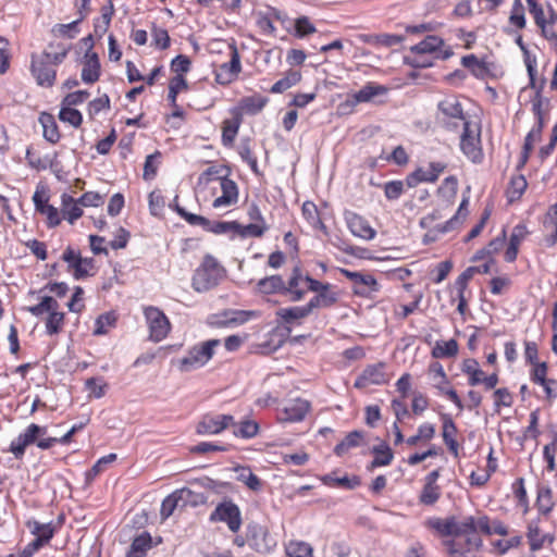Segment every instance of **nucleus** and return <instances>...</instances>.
I'll return each mask as SVG.
<instances>
[{"label": "nucleus", "mask_w": 557, "mask_h": 557, "mask_svg": "<svg viewBox=\"0 0 557 557\" xmlns=\"http://www.w3.org/2000/svg\"><path fill=\"white\" fill-rule=\"evenodd\" d=\"M182 506L181 498L177 496V490L174 491L172 494L166 496L162 504L160 509V515L163 520L168 519L176 509V507Z\"/></svg>", "instance_id": "54"}, {"label": "nucleus", "mask_w": 557, "mask_h": 557, "mask_svg": "<svg viewBox=\"0 0 557 557\" xmlns=\"http://www.w3.org/2000/svg\"><path fill=\"white\" fill-rule=\"evenodd\" d=\"M175 210L180 214V216H182L188 224L193 226H200L203 230L210 226V220L202 215L189 213L178 205H175Z\"/></svg>", "instance_id": "52"}, {"label": "nucleus", "mask_w": 557, "mask_h": 557, "mask_svg": "<svg viewBox=\"0 0 557 557\" xmlns=\"http://www.w3.org/2000/svg\"><path fill=\"white\" fill-rule=\"evenodd\" d=\"M78 200L75 201L71 196L62 195V213L65 220L73 224L77 219L83 215Z\"/></svg>", "instance_id": "32"}, {"label": "nucleus", "mask_w": 557, "mask_h": 557, "mask_svg": "<svg viewBox=\"0 0 557 557\" xmlns=\"http://www.w3.org/2000/svg\"><path fill=\"white\" fill-rule=\"evenodd\" d=\"M462 372L466 373L468 377V384L470 386H476L481 384L483 380L484 372L479 368V363L474 359H467L462 366Z\"/></svg>", "instance_id": "41"}, {"label": "nucleus", "mask_w": 557, "mask_h": 557, "mask_svg": "<svg viewBox=\"0 0 557 557\" xmlns=\"http://www.w3.org/2000/svg\"><path fill=\"white\" fill-rule=\"evenodd\" d=\"M59 309L58 301L51 296L42 297L41 301L35 306L28 307L27 311L30 312L35 317H40L44 313H49L50 311Z\"/></svg>", "instance_id": "48"}, {"label": "nucleus", "mask_w": 557, "mask_h": 557, "mask_svg": "<svg viewBox=\"0 0 557 557\" xmlns=\"http://www.w3.org/2000/svg\"><path fill=\"white\" fill-rule=\"evenodd\" d=\"M151 36H152V44L157 48H159L161 50H165L170 47L171 39H170L169 33L166 29L160 28V27H153Z\"/></svg>", "instance_id": "63"}, {"label": "nucleus", "mask_w": 557, "mask_h": 557, "mask_svg": "<svg viewBox=\"0 0 557 557\" xmlns=\"http://www.w3.org/2000/svg\"><path fill=\"white\" fill-rule=\"evenodd\" d=\"M242 70L240 57L236 46H231V60L223 63L215 72V81L221 85H226L233 82Z\"/></svg>", "instance_id": "15"}, {"label": "nucleus", "mask_w": 557, "mask_h": 557, "mask_svg": "<svg viewBox=\"0 0 557 557\" xmlns=\"http://www.w3.org/2000/svg\"><path fill=\"white\" fill-rule=\"evenodd\" d=\"M446 169L444 162H431L426 168H418L406 178L408 187H416L420 183H433Z\"/></svg>", "instance_id": "14"}, {"label": "nucleus", "mask_w": 557, "mask_h": 557, "mask_svg": "<svg viewBox=\"0 0 557 557\" xmlns=\"http://www.w3.org/2000/svg\"><path fill=\"white\" fill-rule=\"evenodd\" d=\"M236 471L238 473L237 480L243 482L248 488L256 492L261 490V480L249 468L240 467Z\"/></svg>", "instance_id": "45"}, {"label": "nucleus", "mask_w": 557, "mask_h": 557, "mask_svg": "<svg viewBox=\"0 0 557 557\" xmlns=\"http://www.w3.org/2000/svg\"><path fill=\"white\" fill-rule=\"evenodd\" d=\"M536 506H537L539 511L542 515H548L552 511V509L554 507V502H553L552 490L549 487L539 488L537 497H536Z\"/></svg>", "instance_id": "47"}, {"label": "nucleus", "mask_w": 557, "mask_h": 557, "mask_svg": "<svg viewBox=\"0 0 557 557\" xmlns=\"http://www.w3.org/2000/svg\"><path fill=\"white\" fill-rule=\"evenodd\" d=\"M187 82L183 75H175L171 78L169 84L168 99L173 107H176V97L178 92L187 89Z\"/></svg>", "instance_id": "50"}, {"label": "nucleus", "mask_w": 557, "mask_h": 557, "mask_svg": "<svg viewBox=\"0 0 557 557\" xmlns=\"http://www.w3.org/2000/svg\"><path fill=\"white\" fill-rule=\"evenodd\" d=\"M361 440H362V433L360 431H352V432L348 433L345 436V438L335 446L334 453L337 456H343L349 449L358 447L360 445Z\"/></svg>", "instance_id": "42"}, {"label": "nucleus", "mask_w": 557, "mask_h": 557, "mask_svg": "<svg viewBox=\"0 0 557 557\" xmlns=\"http://www.w3.org/2000/svg\"><path fill=\"white\" fill-rule=\"evenodd\" d=\"M458 352V343L455 339L437 341L432 349V357L436 359L450 358Z\"/></svg>", "instance_id": "35"}, {"label": "nucleus", "mask_w": 557, "mask_h": 557, "mask_svg": "<svg viewBox=\"0 0 557 557\" xmlns=\"http://www.w3.org/2000/svg\"><path fill=\"white\" fill-rule=\"evenodd\" d=\"M310 409V403L306 399L296 398L289 400L278 412L277 420L281 423L300 422L305 419Z\"/></svg>", "instance_id": "13"}, {"label": "nucleus", "mask_w": 557, "mask_h": 557, "mask_svg": "<svg viewBox=\"0 0 557 557\" xmlns=\"http://www.w3.org/2000/svg\"><path fill=\"white\" fill-rule=\"evenodd\" d=\"M528 187L527 180L523 175L512 176L507 189L509 201L519 199Z\"/></svg>", "instance_id": "44"}, {"label": "nucleus", "mask_w": 557, "mask_h": 557, "mask_svg": "<svg viewBox=\"0 0 557 557\" xmlns=\"http://www.w3.org/2000/svg\"><path fill=\"white\" fill-rule=\"evenodd\" d=\"M478 531L490 532L486 515L466 516L461 520H457L454 517V536H474L473 534Z\"/></svg>", "instance_id": "10"}, {"label": "nucleus", "mask_w": 557, "mask_h": 557, "mask_svg": "<svg viewBox=\"0 0 557 557\" xmlns=\"http://www.w3.org/2000/svg\"><path fill=\"white\" fill-rule=\"evenodd\" d=\"M235 429L233 431V434L236 437L242 438H252L255 437L259 432V424L257 421L251 419H245L240 421L239 423L235 422V425H233Z\"/></svg>", "instance_id": "39"}, {"label": "nucleus", "mask_w": 557, "mask_h": 557, "mask_svg": "<svg viewBox=\"0 0 557 557\" xmlns=\"http://www.w3.org/2000/svg\"><path fill=\"white\" fill-rule=\"evenodd\" d=\"M64 322V313L60 312L58 309H54L49 312V315L46 320V330L49 335L58 334Z\"/></svg>", "instance_id": "53"}, {"label": "nucleus", "mask_w": 557, "mask_h": 557, "mask_svg": "<svg viewBox=\"0 0 557 557\" xmlns=\"http://www.w3.org/2000/svg\"><path fill=\"white\" fill-rule=\"evenodd\" d=\"M372 453L374 454V459L370 465V469L388 466L394 458L392 449L386 444L374 446Z\"/></svg>", "instance_id": "40"}, {"label": "nucleus", "mask_w": 557, "mask_h": 557, "mask_svg": "<svg viewBox=\"0 0 557 557\" xmlns=\"http://www.w3.org/2000/svg\"><path fill=\"white\" fill-rule=\"evenodd\" d=\"M444 45V40L435 35L426 36L422 41L412 46L410 51L416 54L411 61L414 67H428L432 65L431 61L423 60L424 54L436 52Z\"/></svg>", "instance_id": "9"}, {"label": "nucleus", "mask_w": 557, "mask_h": 557, "mask_svg": "<svg viewBox=\"0 0 557 557\" xmlns=\"http://www.w3.org/2000/svg\"><path fill=\"white\" fill-rule=\"evenodd\" d=\"M461 64L480 79H484L490 73L488 63L485 60L478 59L474 54L462 57Z\"/></svg>", "instance_id": "28"}, {"label": "nucleus", "mask_w": 557, "mask_h": 557, "mask_svg": "<svg viewBox=\"0 0 557 557\" xmlns=\"http://www.w3.org/2000/svg\"><path fill=\"white\" fill-rule=\"evenodd\" d=\"M209 520L211 522H225L232 532H237L242 525L240 510L233 502H223L211 512Z\"/></svg>", "instance_id": "6"}, {"label": "nucleus", "mask_w": 557, "mask_h": 557, "mask_svg": "<svg viewBox=\"0 0 557 557\" xmlns=\"http://www.w3.org/2000/svg\"><path fill=\"white\" fill-rule=\"evenodd\" d=\"M302 283H306L305 275L299 267H295L287 283L284 282V296L293 302L304 299L306 290L301 287Z\"/></svg>", "instance_id": "21"}, {"label": "nucleus", "mask_w": 557, "mask_h": 557, "mask_svg": "<svg viewBox=\"0 0 557 557\" xmlns=\"http://www.w3.org/2000/svg\"><path fill=\"white\" fill-rule=\"evenodd\" d=\"M67 54L66 49L61 51L45 50L32 55L30 71L38 85L51 87L57 76V66L62 63Z\"/></svg>", "instance_id": "1"}, {"label": "nucleus", "mask_w": 557, "mask_h": 557, "mask_svg": "<svg viewBox=\"0 0 557 557\" xmlns=\"http://www.w3.org/2000/svg\"><path fill=\"white\" fill-rule=\"evenodd\" d=\"M460 138V149L463 154L473 163H480L483 159V152L480 146V133L471 129L470 125L462 128Z\"/></svg>", "instance_id": "12"}, {"label": "nucleus", "mask_w": 557, "mask_h": 557, "mask_svg": "<svg viewBox=\"0 0 557 557\" xmlns=\"http://www.w3.org/2000/svg\"><path fill=\"white\" fill-rule=\"evenodd\" d=\"M39 123L42 126L44 138L51 144L58 143L60 133L54 116L50 113L42 112L39 116Z\"/></svg>", "instance_id": "30"}, {"label": "nucleus", "mask_w": 557, "mask_h": 557, "mask_svg": "<svg viewBox=\"0 0 557 557\" xmlns=\"http://www.w3.org/2000/svg\"><path fill=\"white\" fill-rule=\"evenodd\" d=\"M341 273L354 283V292L359 296H364L370 292H376L379 284L371 274L354 272L347 269H339Z\"/></svg>", "instance_id": "16"}, {"label": "nucleus", "mask_w": 557, "mask_h": 557, "mask_svg": "<svg viewBox=\"0 0 557 557\" xmlns=\"http://www.w3.org/2000/svg\"><path fill=\"white\" fill-rule=\"evenodd\" d=\"M444 545L450 557H478L483 542L479 536H467L463 542L456 540H446Z\"/></svg>", "instance_id": "8"}, {"label": "nucleus", "mask_w": 557, "mask_h": 557, "mask_svg": "<svg viewBox=\"0 0 557 557\" xmlns=\"http://www.w3.org/2000/svg\"><path fill=\"white\" fill-rule=\"evenodd\" d=\"M440 496L441 488L438 485L424 484L419 499L421 504L431 506L438 500Z\"/></svg>", "instance_id": "58"}, {"label": "nucleus", "mask_w": 557, "mask_h": 557, "mask_svg": "<svg viewBox=\"0 0 557 557\" xmlns=\"http://www.w3.org/2000/svg\"><path fill=\"white\" fill-rule=\"evenodd\" d=\"M86 17V13L81 11V16L69 23V24H58L55 26V30L59 33V35L74 38L78 34V24Z\"/></svg>", "instance_id": "60"}, {"label": "nucleus", "mask_w": 557, "mask_h": 557, "mask_svg": "<svg viewBox=\"0 0 557 557\" xmlns=\"http://www.w3.org/2000/svg\"><path fill=\"white\" fill-rule=\"evenodd\" d=\"M86 389L95 398H101L106 393L107 384L101 379L89 377L85 382Z\"/></svg>", "instance_id": "64"}, {"label": "nucleus", "mask_w": 557, "mask_h": 557, "mask_svg": "<svg viewBox=\"0 0 557 557\" xmlns=\"http://www.w3.org/2000/svg\"><path fill=\"white\" fill-rule=\"evenodd\" d=\"M28 529L36 536V540H40L39 542L44 545L47 544L53 536L54 530L51 523H40L36 520H32L27 522Z\"/></svg>", "instance_id": "37"}, {"label": "nucleus", "mask_w": 557, "mask_h": 557, "mask_svg": "<svg viewBox=\"0 0 557 557\" xmlns=\"http://www.w3.org/2000/svg\"><path fill=\"white\" fill-rule=\"evenodd\" d=\"M145 317L149 327V338L154 343L164 339L171 329L166 315L156 307H148L145 309Z\"/></svg>", "instance_id": "5"}, {"label": "nucleus", "mask_w": 557, "mask_h": 557, "mask_svg": "<svg viewBox=\"0 0 557 557\" xmlns=\"http://www.w3.org/2000/svg\"><path fill=\"white\" fill-rule=\"evenodd\" d=\"M312 313L311 307L307 302L305 306H296L289 308H281L277 310L276 314L281 318L285 323H293L298 320H302Z\"/></svg>", "instance_id": "29"}, {"label": "nucleus", "mask_w": 557, "mask_h": 557, "mask_svg": "<svg viewBox=\"0 0 557 557\" xmlns=\"http://www.w3.org/2000/svg\"><path fill=\"white\" fill-rule=\"evenodd\" d=\"M429 527L436 530L441 535L454 536V517L448 519L434 518L429 520Z\"/></svg>", "instance_id": "56"}, {"label": "nucleus", "mask_w": 557, "mask_h": 557, "mask_svg": "<svg viewBox=\"0 0 557 557\" xmlns=\"http://www.w3.org/2000/svg\"><path fill=\"white\" fill-rule=\"evenodd\" d=\"M59 119L62 122L69 123L74 127L81 126L83 122L82 113L78 110L65 107L63 104L59 112Z\"/></svg>", "instance_id": "57"}, {"label": "nucleus", "mask_w": 557, "mask_h": 557, "mask_svg": "<svg viewBox=\"0 0 557 557\" xmlns=\"http://www.w3.org/2000/svg\"><path fill=\"white\" fill-rule=\"evenodd\" d=\"M301 79L299 71H288L285 76L278 79L270 89L272 94H282L298 84Z\"/></svg>", "instance_id": "38"}, {"label": "nucleus", "mask_w": 557, "mask_h": 557, "mask_svg": "<svg viewBox=\"0 0 557 557\" xmlns=\"http://www.w3.org/2000/svg\"><path fill=\"white\" fill-rule=\"evenodd\" d=\"M527 537L530 543V549L537 552L542 549L545 543L552 544L555 537L549 533H542L540 530V520H531L528 524Z\"/></svg>", "instance_id": "23"}, {"label": "nucleus", "mask_w": 557, "mask_h": 557, "mask_svg": "<svg viewBox=\"0 0 557 557\" xmlns=\"http://www.w3.org/2000/svg\"><path fill=\"white\" fill-rule=\"evenodd\" d=\"M345 220L349 231L354 236L360 237L366 240H371L375 237V230L369 224L368 220L355 212H346Z\"/></svg>", "instance_id": "18"}, {"label": "nucleus", "mask_w": 557, "mask_h": 557, "mask_svg": "<svg viewBox=\"0 0 557 557\" xmlns=\"http://www.w3.org/2000/svg\"><path fill=\"white\" fill-rule=\"evenodd\" d=\"M288 557H312L313 549L310 544L301 541H290L286 547Z\"/></svg>", "instance_id": "49"}, {"label": "nucleus", "mask_w": 557, "mask_h": 557, "mask_svg": "<svg viewBox=\"0 0 557 557\" xmlns=\"http://www.w3.org/2000/svg\"><path fill=\"white\" fill-rule=\"evenodd\" d=\"M231 425H235V419L231 414H205L197 423L196 433L199 435H216Z\"/></svg>", "instance_id": "7"}, {"label": "nucleus", "mask_w": 557, "mask_h": 557, "mask_svg": "<svg viewBox=\"0 0 557 557\" xmlns=\"http://www.w3.org/2000/svg\"><path fill=\"white\" fill-rule=\"evenodd\" d=\"M242 123L240 114L234 111V117L225 120L222 125V141L225 146H230L235 140Z\"/></svg>", "instance_id": "31"}, {"label": "nucleus", "mask_w": 557, "mask_h": 557, "mask_svg": "<svg viewBox=\"0 0 557 557\" xmlns=\"http://www.w3.org/2000/svg\"><path fill=\"white\" fill-rule=\"evenodd\" d=\"M257 290L263 295H284V280L281 275L263 277L257 283Z\"/></svg>", "instance_id": "27"}, {"label": "nucleus", "mask_w": 557, "mask_h": 557, "mask_svg": "<svg viewBox=\"0 0 557 557\" xmlns=\"http://www.w3.org/2000/svg\"><path fill=\"white\" fill-rule=\"evenodd\" d=\"M529 11L533 15L535 24L541 28V33H546V20L544 10L535 0L527 2Z\"/></svg>", "instance_id": "62"}, {"label": "nucleus", "mask_w": 557, "mask_h": 557, "mask_svg": "<svg viewBox=\"0 0 557 557\" xmlns=\"http://www.w3.org/2000/svg\"><path fill=\"white\" fill-rule=\"evenodd\" d=\"M387 92V88L383 85L368 83L360 90L348 95L347 104L355 107L359 103L371 102L376 97L383 96Z\"/></svg>", "instance_id": "20"}, {"label": "nucleus", "mask_w": 557, "mask_h": 557, "mask_svg": "<svg viewBox=\"0 0 557 557\" xmlns=\"http://www.w3.org/2000/svg\"><path fill=\"white\" fill-rule=\"evenodd\" d=\"M338 300V294L332 289L331 284L325 286L308 304L312 311L320 308H330Z\"/></svg>", "instance_id": "26"}, {"label": "nucleus", "mask_w": 557, "mask_h": 557, "mask_svg": "<svg viewBox=\"0 0 557 557\" xmlns=\"http://www.w3.org/2000/svg\"><path fill=\"white\" fill-rule=\"evenodd\" d=\"M443 420V441L445 444L451 443L456 441L457 435V426L453 421L451 417L447 413H443L441 416Z\"/></svg>", "instance_id": "59"}, {"label": "nucleus", "mask_w": 557, "mask_h": 557, "mask_svg": "<svg viewBox=\"0 0 557 557\" xmlns=\"http://www.w3.org/2000/svg\"><path fill=\"white\" fill-rule=\"evenodd\" d=\"M219 345V339H209L193 346L187 355L178 360L180 371L189 372L202 368L213 357L214 348Z\"/></svg>", "instance_id": "4"}, {"label": "nucleus", "mask_w": 557, "mask_h": 557, "mask_svg": "<svg viewBox=\"0 0 557 557\" xmlns=\"http://www.w3.org/2000/svg\"><path fill=\"white\" fill-rule=\"evenodd\" d=\"M267 230L268 225L265 222L249 223L247 225L238 223V227L235 228V233L242 237H261Z\"/></svg>", "instance_id": "46"}, {"label": "nucleus", "mask_w": 557, "mask_h": 557, "mask_svg": "<svg viewBox=\"0 0 557 557\" xmlns=\"http://www.w3.org/2000/svg\"><path fill=\"white\" fill-rule=\"evenodd\" d=\"M49 197L45 190L38 188L33 195V201L37 212L47 216V224L50 227H54L60 224L61 220L59 216L58 209L48 203Z\"/></svg>", "instance_id": "19"}, {"label": "nucleus", "mask_w": 557, "mask_h": 557, "mask_svg": "<svg viewBox=\"0 0 557 557\" xmlns=\"http://www.w3.org/2000/svg\"><path fill=\"white\" fill-rule=\"evenodd\" d=\"M302 214L305 219L315 228L325 230V225L322 223L317 206L313 202L306 201L302 205Z\"/></svg>", "instance_id": "51"}, {"label": "nucleus", "mask_w": 557, "mask_h": 557, "mask_svg": "<svg viewBox=\"0 0 557 557\" xmlns=\"http://www.w3.org/2000/svg\"><path fill=\"white\" fill-rule=\"evenodd\" d=\"M389 381L385 371V363L379 362L368 366L355 381L356 388H367L371 385H382Z\"/></svg>", "instance_id": "11"}, {"label": "nucleus", "mask_w": 557, "mask_h": 557, "mask_svg": "<svg viewBox=\"0 0 557 557\" xmlns=\"http://www.w3.org/2000/svg\"><path fill=\"white\" fill-rule=\"evenodd\" d=\"M249 545L258 553H269L275 546V542L263 527L255 525L250 530Z\"/></svg>", "instance_id": "24"}, {"label": "nucleus", "mask_w": 557, "mask_h": 557, "mask_svg": "<svg viewBox=\"0 0 557 557\" xmlns=\"http://www.w3.org/2000/svg\"><path fill=\"white\" fill-rule=\"evenodd\" d=\"M100 62L96 52L88 50L84 57L82 79L84 83L92 84L99 79Z\"/></svg>", "instance_id": "25"}, {"label": "nucleus", "mask_w": 557, "mask_h": 557, "mask_svg": "<svg viewBox=\"0 0 557 557\" xmlns=\"http://www.w3.org/2000/svg\"><path fill=\"white\" fill-rule=\"evenodd\" d=\"M220 187L222 195L213 200L212 206L214 208L228 207L237 202L238 200V187L237 184L227 177L220 180Z\"/></svg>", "instance_id": "22"}, {"label": "nucleus", "mask_w": 557, "mask_h": 557, "mask_svg": "<svg viewBox=\"0 0 557 557\" xmlns=\"http://www.w3.org/2000/svg\"><path fill=\"white\" fill-rule=\"evenodd\" d=\"M267 102L268 99L262 96H250L242 99L239 108L246 114L256 115L262 111Z\"/></svg>", "instance_id": "36"}, {"label": "nucleus", "mask_w": 557, "mask_h": 557, "mask_svg": "<svg viewBox=\"0 0 557 557\" xmlns=\"http://www.w3.org/2000/svg\"><path fill=\"white\" fill-rule=\"evenodd\" d=\"M224 274L225 271L218 260L211 255H206L194 272L191 287L197 293H207L219 285Z\"/></svg>", "instance_id": "2"}, {"label": "nucleus", "mask_w": 557, "mask_h": 557, "mask_svg": "<svg viewBox=\"0 0 557 557\" xmlns=\"http://www.w3.org/2000/svg\"><path fill=\"white\" fill-rule=\"evenodd\" d=\"M436 123L447 129L457 131L470 125L461 102L456 96H447L437 103Z\"/></svg>", "instance_id": "3"}, {"label": "nucleus", "mask_w": 557, "mask_h": 557, "mask_svg": "<svg viewBox=\"0 0 557 557\" xmlns=\"http://www.w3.org/2000/svg\"><path fill=\"white\" fill-rule=\"evenodd\" d=\"M321 481L327 486H342L347 490H354L360 484V480L357 476L350 479L347 475L335 478L333 474H326L321 478Z\"/></svg>", "instance_id": "43"}, {"label": "nucleus", "mask_w": 557, "mask_h": 557, "mask_svg": "<svg viewBox=\"0 0 557 557\" xmlns=\"http://www.w3.org/2000/svg\"><path fill=\"white\" fill-rule=\"evenodd\" d=\"M131 546L146 557L148 550L152 547V537L148 532H143L133 540Z\"/></svg>", "instance_id": "61"}, {"label": "nucleus", "mask_w": 557, "mask_h": 557, "mask_svg": "<svg viewBox=\"0 0 557 557\" xmlns=\"http://www.w3.org/2000/svg\"><path fill=\"white\" fill-rule=\"evenodd\" d=\"M39 425L30 423L23 433H21L10 444L9 451L14 455L16 459H22L26 447L38 442Z\"/></svg>", "instance_id": "17"}, {"label": "nucleus", "mask_w": 557, "mask_h": 557, "mask_svg": "<svg viewBox=\"0 0 557 557\" xmlns=\"http://www.w3.org/2000/svg\"><path fill=\"white\" fill-rule=\"evenodd\" d=\"M468 205L469 199L463 198L461 203L459 205L457 213L453 218H450L446 223L437 225L436 231H438L440 233H447L456 228L457 225L461 224L462 221L468 215Z\"/></svg>", "instance_id": "33"}, {"label": "nucleus", "mask_w": 557, "mask_h": 557, "mask_svg": "<svg viewBox=\"0 0 557 557\" xmlns=\"http://www.w3.org/2000/svg\"><path fill=\"white\" fill-rule=\"evenodd\" d=\"M116 318L114 313L107 312L100 314L95 322V335H104L108 333L109 329L115 324Z\"/></svg>", "instance_id": "55"}, {"label": "nucleus", "mask_w": 557, "mask_h": 557, "mask_svg": "<svg viewBox=\"0 0 557 557\" xmlns=\"http://www.w3.org/2000/svg\"><path fill=\"white\" fill-rule=\"evenodd\" d=\"M177 496L181 498L182 507L205 505L208 499L203 493H198L187 487L177 490Z\"/></svg>", "instance_id": "34"}]
</instances>
